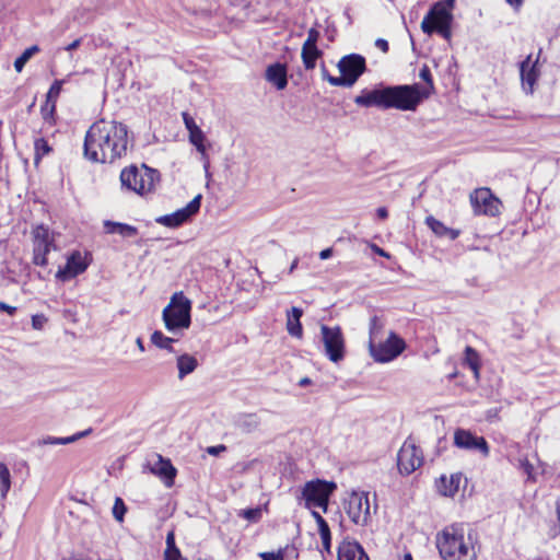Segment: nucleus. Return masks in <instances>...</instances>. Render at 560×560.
Here are the masks:
<instances>
[{
    "label": "nucleus",
    "mask_w": 560,
    "mask_h": 560,
    "mask_svg": "<svg viewBox=\"0 0 560 560\" xmlns=\"http://www.w3.org/2000/svg\"><path fill=\"white\" fill-rule=\"evenodd\" d=\"M259 557L262 560H284V552L280 549L278 552H261Z\"/></svg>",
    "instance_id": "nucleus-47"
},
{
    "label": "nucleus",
    "mask_w": 560,
    "mask_h": 560,
    "mask_svg": "<svg viewBox=\"0 0 560 560\" xmlns=\"http://www.w3.org/2000/svg\"><path fill=\"white\" fill-rule=\"evenodd\" d=\"M128 142L125 124L100 119L85 133L83 153L93 163H114L127 154Z\"/></svg>",
    "instance_id": "nucleus-1"
},
{
    "label": "nucleus",
    "mask_w": 560,
    "mask_h": 560,
    "mask_svg": "<svg viewBox=\"0 0 560 560\" xmlns=\"http://www.w3.org/2000/svg\"><path fill=\"white\" fill-rule=\"evenodd\" d=\"M136 345L138 347V349L141 351V352H144L145 351V348H144V343H143V340L141 337H138L136 339Z\"/></svg>",
    "instance_id": "nucleus-63"
},
{
    "label": "nucleus",
    "mask_w": 560,
    "mask_h": 560,
    "mask_svg": "<svg viewBox=\"0 0 560 560\" xmlns=\"http://www.w3.org/2000/svg\"><path fill=\"white\" fill-rule=\"evenodd\" d=\"M80 45H81V38L74 39L72 43H70L69 45H67L65 47V50L72 51V50L79 48Z\"/></svg>",
    "instance_id": "nucleus-58"
},
{
    "label": "nucleus",
    "mask_w": 560,
    "mask_h": 560,
    "mask_svg": "<svg viewBox=\"0 0 560 560\" xmlns=\"http://www.w3.org/2000/svg\"><path fill=\"white\" fill-rule=\"evenodd\" d=\"M355 560H370L368 553L365 552V550L363 549V547L361 545H360L359 551L357 553Z\"/></svg>",
    "instance_id": "nucleus-59"
},
{
    "label": "nucleus",
    "mask_w": 560,
    "mask_h": 560,
    "mask_svg": "<svg viewBox=\"0 0 560 560\" xmlns=\"http://www.w3.org/2000/svg\"><path fill=\"white\" fill-rule=\"evenodd\" d=\"M360 544L355 540H343L338 547V560H355Z\"/></svg>",
    "instance_id": "nucleus-28"
},
{
    "label": "nucleus",
    "mask_w": 560,
    "mask_h": 560,
    "mask_svg": "<svg viewBox=\"0 0 560 560\" xmlns=\"http://www.w3.org/2000/svg\"><path fill=\"white\" fill-rule=\"evenodd\" d=\"M104 230L107 234H119L122 237H133L138 234V229L127 223L104 221Z\"/></svg>",
    "instance_id": "nucleus-23"
},
{
    "label": "nucleus",
    "mask_w": 560,
    "mask_h": 560,
    "mask_svg": "<svg viewBox=\"0 0 560 560\" xmlns=\"http://www.w3.org/2000/svg\"><path fill=\"white\" fill-rule=\"evenodd\" d=\"M68 560H91V558L79 555V556H72Z\"/></svg>",
    "instance_id": "nucleus-64"
},
{
    "label": "nucleus",
    "mask_w": 560,
    "mask_h": 560,
    "mask_svg": "<svg viewBox=\"0 0 560 560\" xmlns=\"http://www.w3.org/2000/svg\"><path fill=\"white\" fill-rule=\"evenodd\" d=\"M436 547L444 560H476L474 547L468 546L463 533L454 527L451 530H443L441 536H438Z\"/></svg>",
    "instance_id": "nucleus-4"
},
{
    "label": "nucleus",
    "mask_w": 560,
    "mask_h": 560,
    "mask_svg": "<svg viewBox=\"0 0 560 560\" xmlns=\"http://www.w3.org/2000/svg\"><path fill=\"white\" fill-rule=\"evenodd\" d=\"M376 214L380 219L382 220H385L387 219L388 217V211L385 207H380L377 210H376Z\"/></svg>",
    "instance_id": "nucleus-61"
},
{
    "label": "nucleus",
    "mask_w": 560,
    "mask_h": 560,
    "mask_svg": "<svg viewBox=\"0 0 560 560\" xmlns=\"http://www.w3.org/2000/svg\"><path fill=\"white\" fill-rule=\"evenodd\" d=\"M518 468L527 476V480L535 481L534 466L526 457L518 459Z\"/></svg>",
    "instance_id": "nucleus-42"
},
{
    "label": "nucleus",
    "mask_w": 560,
    "mask_h": 560,
    "mask_svg": "<svg viewBox=\"0 0 560 560\" xmlns=\"http://www.w3.org/2000/svg\"><path fill=\"white\" fill-rule=\"evenodd\" d=\"M151 471L162 478L167 487L174 483L177 470L168 458L156 455V462L152 465Z\"/></svg>",
    "instance_id": "nucleus-17"
},
{
    "label": "nucleus",
    "mask_w": 560,
    "mask_h": 560,
    "mask_svg": "<svg viewBox=\"0 0 560 560\" xmlns=\"http://www.w3.org/2000/svg\"><path fill=\"white\" fill-rule=\"evenodd\" d=\"M454 444L458 448L479 451L483 457H488L490 454V447L487 440L483 436H477L465 429H457L454 432Z\"/></svg>",
    "instance_id": "nucleus-15"
},
{
    "label": "nucleus",
    "mask_w": 560,
    "mask_h": 560,
    "mask_svg": "<svg viewBox=\"0 0 560 560\" xmlns=\"http://www.w3.org/2000/svg\"><path fill=\"white\" fill-rule=\"evenodd\" d=\"M465 363L471 369L475 377H479L480 358L478 352L470 346L465 348Z\"/></svg>",
    "instance_id": "nucleus-31"
},
{
    "label": "nucleus",
    "mask_w": 560,
    "mask_h": 560,
    "mask_svg": "<svg viewBox=\"0 0 560 560\" xmlns=\"http://www.w3.org/2000/svg\"><path fill=\"white\" fill-rule=\"evenodd\" d=\"M241 515L249 522H257L261 517V510L260 508L246 509Z\"/></svg>",
    "instance_id": "nucleus-44"
},
{
    "label": "nucleus",
    "mask_w": 560,
    "mask_h": 560,
    "mask_svg": "<svg viewBox=\"0 0 560 560\" xmlns=\"http://www.w3.org/2000/svg\"><path fill=\"white\" fill-rule=\"evenodd\" d=\"M320 334L327 358L334 363L342 361L346 355V341L340 326L322 325Z\"/></svg>",
    "instance_id": "nucleus-8"
},
{
    "label": "nucleus",
    "mask_w": 560,
    "mask_h": 560,
    "mask_svg": "<svg viewBox=\"0 0 560 560\" xmlns=\"http://www.w3.org/2000/svg\"><path fill=\"white\" fill-rule=\"evenodd\" d=\"M430 96V91L423 90L418 83L401 85H385L373 90L364 89L355 96L354 103L362 107L395 108L399 110H416Z\"/></svg>",
    "instance_id": "nucleus-2"
},
{
    "label": "nucleus",
    "mask_w": 560,
    "mask_h": 560,
    "mask_svg": "<svg viewBox=\"0 0 560 560\" xmlns=\"http://www.w3.org/2000/svg\"><path fill=\"white\" fill-rule=\"evenodd\" d=\"M127 512V506L122 499L116 498L114 506H113V515L118 522H122L125 514Z\"/></svg>",
    "instance_id": "nucleus-41"
},
{
    "label": "nucleus",
    "mask_w": 560,
    "mask_h": 560,
    "mask_svg": "<svg viewBox=\"0 0 560 560\" xmlns=\"http://www.w3.org/2000/svg\"><path fill=\"white\" fill-rule=\"evenodd\" d=\"M452 23H445L441 25H433V33L440 34L444 39L450 40L452 37Z\"/></svg>",
    "instance_id": "nucleus-43"
},
{
    "label": "nucleus",
    "mask_w": 560,
    "mask_h": 560,
    "mask_svg": "<svg viewBox=\"0 0 560 560\" xmlns=\"http://www.w3.org/2000/svg\"><path fill=\"white\" fill-rule=\"evenodd\" d=\"M0 312H5L9 315L13 316L16 313V307L0 301Z\"/></svg>",
    "instance_id": "nucleus-50"
},
{
    "label": "nucleus",
    "mask_w": 560,
    "mask_h": 560,
    "mask_svg": "<svg viewBox=\"0 0 560 560\" xmlns=\"http://www.w3.org/2000/svg\"><path fill=\"white\" fill-rule=\"evenodd\" d=\"M373 250H374V253H376L377 255H380L382 257L389 258V254L376 245H373Z\"/></svg>",
    "instance_id": "nucleus-62"
},
{
    "label": "nucleus",
    "mask_w": 560,
    "mask_h": 560,
    "mask_svg": "<svg viewBox=\"0 0 560 560\" xmlns=\"http://www.w3.org/2000/svg\"><path fill=\"white\" fill-rule=\"evenodd\" d=\"M66 82L67 79L55 80L46 94V101L56 104Z\"/></svg>",
    "instance_id": "nucleus-36"
},
{
    "label": "nucleus",
    "mask_w": 560,
    "mask_h": 560,
    "mask_svg": "<svg viewBox=\"0 0 560 560\" xmlns=\"http://www.w3.org/2000/svg\"><path fill=\"white\" fill-rule=\"evenodd\" d=\"M303 315V310L296 306H293L290 311L287 312V330L290 336L301 338L303 335V328L301 324V317Z\"/></svg>",
    "instance_id": "nucleus-20"
},
{
    "label": "nucleus",
    "mask_w": 560,
    "mask_h": 560,
    "mask_svg": "<svg viewBox=\"0 0 560 560\" xmlns=\"http://www.w3.org/2000/svg\"><path fill=\"white\" fill-rule=\"evenodd\" d=\"M423 463L422 451L412 442L406 441L397 454V466L402 475H410Z\"/></svg>",
    "instance_id": "nucleus-13"
},
{
    "label": "nucleus",
    "mask_w": 560,
    "mask_h": 560,
    "mask_svg": "<svg viewBox=\"0 0 560 560\" xmlns=\"http://www.w3.org/2000/svg\"><path fill=\"white\" fill-rule=\"evenodd\" d=\"M11 488V475L5 464L0 462V493L2 498L7 497Z\"/></svg>",
    "instance_id": "nucleus-33"
},
{
    "label": "nucleus",
    "mask_w": 560,
    "mask_h": 560,
    "mask_svg": "<svg viewBox=\"0 0 560 560\" xmlns=\"http://www.w3.org/2000/svg\"><path fill=\"white\" fill-rule=\"evenodd\" d=\"M454 4L455 0H442L435 2L421 22V30L423 33L431 35L433 33V25L452 23V9L454 8Z\"/></svg>",
    "instance_id": "nucleus-11"
},
{
    "label": "nucleus",
    "mask_w": 560,
    "mask_h": 560,
    "mask_svg": "<svg viewBox=\"0 0 560 560\" xmlns=\"http://www.w3.org/2000/svg\"><path fill=\"white\" fill-rule=\"evenodd\" d=\"M182 116H183V120H184L185 127L188 130V132L194 130L195 128L199 127V126H197L195 119L188 113L184 112L182 114Z\"/></svg>",
    "instance_id": "nucleus-49"
},
{
    "label": "nucleus",
    "mask_w": 560,
    "mask_h": 560,
    "mask_svg": "<svg viewBox=\"0 0 560 560\" xmlns=\"http://www.w3.org/2000/svg\"><path fill=\"white\" fill-rule=\"evenodd\" d=\"M462 479L460 472L453 474L450 478L441 476L438 488L443 495L453 497L458 491Z\"/></svg>",
    "instance_id": "nucleus-21"
},
{
    "label": "nucleus",
    "mask_w": 560,
    "mask_h": 560,
    "mask_svg": "<svg viewBox=\"0 0 560 560\" xmlns=\"http://www.w3.org/2000/svg\"><path fill=\"white\" fill-rule=\"evenodd\" d=\"M191 302L183 292H175L162 312L166 329L171 332L189 328L191 324Z\"/></svg>",
    "instance_id": "nucleus-5"
},
{
    "label": "nucleus",
    "mask_w": 560,
    "mask_h": 560,
    "mask_svg": "<svg viewBox=\"0 0 560 560\" xmlns=\"http://www.w3.org/2000/svg\"><path fill=\"white\" fill-rule=\"evenodd\" d=\"M47 318L43 314L32 316V326L34 329H42L46 324Z\"/></svg>",
    "instance_id": "nucleus-48"
},
{
    "label": "nucleus",
    "mask_w": 560,
    "mask_h": 560,
    "mask_svg": "<svg viewBox=\"0 0 560 560\" xmlns=\"http://www.w3.org/2000/svg\"><path fill=\"white\" fill-rule=\"evenodd\" d=\"M375 46L380 48L383 52H387L389 49L388 42L383 38H377L375 40Z\"/></svg>",
    "instance_id": "nucleus-55"
},
{
    "label": "nucleus",
    "mask_w": 560,
    "mask_h": 560,
    "mask_svg": "<svg viewBox=\"0 0 560 560\" xmlns=\"http://www.w3.org/2000/svg\"><path fill=\"white\" fill-rule=\"evenodd\" d=\"M177 548L175 544V534L173 530L168 532L166 535V549Z\"/></svg>",
    "instance_id": "nucleus-53"
},
{
    "label": "nucleus",
    "mask_w": 560,
    "mask_h": 560,
    "mask_svg": "<svg viewBox=\"0 0 560 560\" xmlns=\"http://www.w3.org/2000/svg\"><path fill=\"white\" fill-rule=\"evenodd\" d=\"M56 104L45 101L40 107V115L45 122L49 125L55 124Z\"/></svg>",
    "instance_id": "nucleus-37"
},
{
    "label": "nucleus",
    "mask_w": 560,
    "mask_h": 560,
    "mask_svg": "<svg viewBox=\"0 0 560 560\" xmlns=\"http://www.w3.org/2000/svg\"><path fill=\"white\" fill-rule=\"evenodd\" d=\"M383 328L384 323L378 316L375 315L370 319V345L371 342H375L376 338L382 334Z\"/></svg>",
    "instance_id": "nucleus-35"
},
{
    "label": "nucleus",
    "mask_w": 560,
    "mask_h": 560,
    "mask_svg": "<svg viewBox=\"0 0 560 560\" xmlns=\"http://www.w3.org/2000/svg\"><path fill=\"white\" fill-rule=\"evenodd\" d=\"M205 133L203 131L198 127L194 130L189 131V141L191 144L196 147V149L201 153L202 161H203V167L206 171L209 168V159L206 153V145H205Z\"/></svg>",
    "instance_id": "nucleus-25"
},
{
    "label": "nucleus",
    "mask_w": 560,
    "mask_h": 560,
    "mask_svg": "<svg viewBox=\"0 0 560 560\" xmlns=\"http://www.w3.org/2000/svg\"><path fill=\"white\" fill-rule=\"evenodd\" d=\"M425 222L436 236L444 237L447 228L444 225V223L433 218L432 215L428 217Z\"/></svg>",
    "instance_id": "nucleus-38"
},
{
    "label": "nucleus",
    "mask_w": 560,
    "mask_h": 560,
    "mask_svg": "<svg viewBox=\"0 0 560 560\" xmlns=\"http://www.w3.org/2000/svg\"><path fill=\"white\" fill-rule=\"evenodd\" d=\"M332 256V248H325L319 253V258L325 260Z\"/></svg>",
    "instance_id": "nucleus-60"
},
{
    "label": "nucleus",
    "mask_w": 560,
    "mask_h": 560,
    "mask_svg": "<svg viewBox=\"0 0 560 560\" xmlns=\"http://www.w3.org/2000/svg\"><path fill=\"white\" fill-rule=\"evenodd\" d=\"M350 520L359 526H365L371 518L369 494L363 491H352L343 503Z\"/></svg>",
    "instance_id": "nucleus-9"
},
{
    "label": "nucleus",
    "mask_w": 560,
    "mask_h": 560,
    "mask_svg": "<svg viewBox=\"0 0 560 560\" xmlns=\"http://www.w3.org/2000/svg\"><path fill=\"white\" fill-rule=\"evenodd\" d=\"M337 488L335 482H328L320 479L307 481L302 489V498L305 500V506L322 508L327 511L329 498Z\"/></svg>",
    "instance_id": "nucleus-7"
},
{
    "label": "nucleus",
    "mask_w": 560,
    "mask_h": 560,
    "mask_svg": "<svg viewBox=\"0 0 560 560\" xmlns=\"http://www.w3.org/2000/svg\"><path fill=\"white\" fill-rule=\"evenodd\" d=\"M337 67L340 75L338 79H331L332 86L351 88L365 72L366 61L365 58L359 54H350L343 56Z\"/></svg>",
    "instance_id": "nucleus-6"
},
{
    "label": "nucleus",
    "mask_w": 560,
    "mask_h": 560,
    "mask_svg": "<svg viewBox=\"0 0 560 560\" xmlns=\"http://www.w3.org/2000/svg\"><path fill=\"white\" fill-rule=\"evenodd\" d=\"M322 78L323 80L327 81L330 85H332L331 79H338V77L329 74L325 66L322 67Z\"/></svg>",
    "instance_id": "nucleus-57"
},
{
    "label": "nucleus",
    "mask_w": 560,
    "mask_h": 560,
    "mask_svg": "<svg viewBox=\"0 0 560 560\" xmlns=\"http://www.w3.org/2000/svg\"><path fill=\"white\" fill-rule=\"evenodd\" d=\"M88 267L89 264L85 261L82 254L80 252H73L68 257L66 266L57 271L56 278L62 282L69 281L83 273Z\"/></svg>",
    "instance_id": "nucleus-16"
},
{
    "label": "nucleus",
    "mask_w": 560,
    "mask_h": 560,
    "mask_svg": "<svg viewBox=\"0 0 560 560\" xmlns=\"http://www.w3.org/2000/svg\"><path fill=\"white\" fill-rule=\"evenodd\" d=\"M317 525H318V532H319L320 536L330 534V528H329L326 520H322V522H319Z\"/></svg>",
    "instance_id": "nucleus-51"
},
{
    "label": "nucleus",
    "mask_w": 560,
    "mask_h": 560,
    "mask_svg": "<svg viewBox=\"0 0 560 560\" xmlns=\"http://www.w3.org/2000/svg\"><path fill=\"white\" fill-rule=\"evenodd\" d=\"M35 156L34 162L38 164L43 156L47 155L51 148L44 138H38L34 142Z\"/></svg>",
    "instance_id": "nucleus-34"
},
{
    "label": "nucleus",
    "mask_w": 560,
    "mask_h": 560,
    "mask_svg": "<svg viewBox=\"0 0 560 560\" xmlns=\"http://www.w3.org/2000/svg\"><path fill=\"white\" fill-rule=\"evenodd\" d=\"M406 349V342L394 331H390L384 342H371L370 352L376 362H389L400 355Z\"/></svg>",
    "instance_id": "nucleus-10"
},
{
    "label": "nucleus",
    "mask_w": 560,
    "mask_h": 560,
    "mask_svg": "<svg viewBox=\"0 0 560 560\" xmlns=\"http://www.w3.org/2000/svg\"><path fill=\"white\" fill-rule=\"evenodd\" d=\"M38 51L39 47L37 45L26 48L14 61V69L16 72H21L26 62Z\"/></svg>",
    "instance_id": "nucleus-32"
},
{
    "label": "nucleus",
    "mask_w": 560,
    "mask_h": 560,
    "mask_svg": "<svg viewBox=\"0 0 560 560\" xmlns=\"http://www.w3.org/2000/svg\"><path fill=\"white\" fill-rule=\"evenodd\" d=\"M419 77L421 80L425 82V86H422L423 90L430 91V94L434 90L433 79L431 74V70L427 65H423L419 71Z\"/></svg>",
    "instance_id": "nucleus-40"
},
{
    "label": "nucleus",
    "mask_w": 560,
    "mask_h": 560,
    "mask_svg": "<svg viewBox=\"0 0 560 560\" xmlns=\"http://www.w3.org/2000/svg\"><path fill=\"white\" fill-rule=\"evenodd\" d=\"M317 525H318V532H319L320 536L330 534V528H329L326 520H322V522H319Z\"/></svg>",
    "instance_id": "nucleus-52"
},
{
    "label": "nucleus",
    "mask_w": 560,
    "mask_h": 560,
    "mask_svg": "<svg viewBox=\"0 0 560 560\" xmlns=\"http://www.w3.org/2000/svg\"><path fill=\"white\" fill-rule=\"evenodd\" d=\"M324 549L329 552L331 546V534L320 536Z\"/></svg>",
    "instance_id": "nucleus-56"
},
{
    "label": "nucleus",
    "mask_w": 560,
    "mask_h": 560,
    "mask_svg": "<svg viewBox=\"0 0 560 560\" xmlns=\"http://www.w3.org/2000/svg\"><path fill=\"white\" fill-rule=\"evenodd\" d=\"M153 346L159 349L166 350L171 353L175 352L173 343L176 341L174 338L165 336L162 331L155 330L151 334L150 338Z\"/></svg>",
    "instance_id": "nucleus-29"
},
{
    "label": "nucleus",
    "mask_w": 560,
    "mask_h": 560,
    "mask_svg": "<svg viewBox=\"0 0 560 560\" xmlns=\"http://www.w3.org/2000/svg\"><path fill=\"white\" fill-rule=\"evenodd\" d=\"M164 560H187V559L182 557L180 550L178 548H173V549H165Z\"/></svg>",
    "instance_id": "nucleus-46"
},
{
    "label": "nucleus",
    "mask_w": 560,
    "mask_h": 560,
    "mask_svg": "<svg viewBox=\"0 0 560 560\" xmlns=\"http://www.w3.org/2000/svg\"><path fill=\"white\" fill-rule=\"evenodd\" d=\"M235 427L243 433L255 432L260 425L257 413H240L235 419Z\"/></svg>",
    "instance_id": "nucleus-22"
},
{
    "label": "nucleus",
    "mask_w": 560,
    "mask_h": 560,
    "mask_svg": "<svg viewBox=\"0 0 560 560\" xmlns=\"http://www.w3.org/2000/svg\"><path fill=\"white\" fill-rule=\"evenodd\" d=\"M54 246V241L33 244V264L46 266L48 264L47 255Z\"/></svg>",
    "instance_id": "nucleus-24"
},
{
    "label": "nucleus",
    "mask_w": 560,
    "mask_h": 560,
    "mask_svg": "<svg viewBox=\"0 0 560 560\" xmlns=\"http://www.w3.org/2000/svg\"><path fill=\"white\" fill-rule=\"evenodd\" d=\"M459 234H460L459 230L446 228V232H445L444 237H447L451 241H454V240H456L459 236Z\"/></svg>",
    "instance_id": "nucleus-54"
},
{
    "label": "nucleus",
    "mask_w": 560,
    "mask_h": 560,
    "mask_svg": "<svg viewBox=\"0 0 560 560\" xmlns=\"http://www.w3.org/2000/svg\"><path fill=\"white\" fill-rule=\"evenodd\" d=\"M198 366V361L194 355L188 353L180 354L177 358L178 378L183 380L192 373Z\"/></svg>",
    "instance_id": "nucleus-26"
},
{
    "label": "nucleus",
    "mask_w": 560,
    "mask_h": 560,
    "mask_svg": "<svg viewBox=\"0 0 560 560\" xmlns=\"http://www.w3.org/2000/svg\"><path fill=\"white\" fill-rule=\"evenodd\" d=\"M32 235H33V244L35 243H42V242H49V241H54L52 238H50L49 236V231L47 228H45L44 225H37L33 231H32Z\"/></svg>",
    "instance_id": "nucleus-39"
},
{
    "label": "nucleus",
    "mask_w": 560,
    "mask_h": 560,
    "mask_svg": "<svg viewBox=\"0 0 560 560\" xmlns=\"http://www.w3.org/2000/svg\"><path fill=\"white\" fill-rule=\"evenodd\" d=\"M319 36H320L319 32L316 28L312 27L307 32V38L304 42V44L307 47L308 46H317V42L319 39Z\"/></svg>",
    "instance_id": "nucleus-45"
},
{
    "label": "nucleus",
    "mask_w": 560,
    "mask_h": 560,
    "mask_svg": "<svg viewBox=\"0 0 560 560\" xmlns=\"http://www.w3.org/2000/svg\"><path fill=\"white\" fill-rule=\"evenodd\" d=\"M119 179L122 189L144 196L155 190L160 173L145 164H131L121 170Z\"/></svg>",
    "instance_id": "nucleus-3"
},
{
    "label": "nucleus",
    "mask_w": 560,
    "mask_h": 560,
    "mask_svg": "<svg viewBox=\"0 0 560 560\" xmlns=\"http://www.w3.org/2000/svg\"><path fill=\"white\" fill-rule=\"evenodd\" d=\"M91 432H92V428H89L84 431L78 432V433H75L71 436H67V438L48 436V438L44 439L40 443L42 444H50V445H66V444L73 443L84 436H88L89 434H91Z\"/></svg>",
    "instance_id": "nucleus-30"
},
{
    "label": "nucleus",
    "mask_w": 560,
    "mask_h": 560,
    "mask_svg": "<svg viewBox=\"0 0 560 560\" xmlns=\"http://www.w3.org/2000/svg\"><path fill=\"white\" fill-rule=\"evenodd\" d=\"M323 52L318 49L317 46H306L303 44L302 46V61L304 65V68L306 70H312L316 66V61L319 57H322Z\"/></svg>",
    "instance_id": "nucleus-27"
},
{
    "label": "nucleus",
    "mask_w": 560,
    "mask_h": 560,
    "mask_svg": "<svg viewBox=\"0 0 560 560\" xmlns=\"http://www.w3.org/2000/svg\"><path fill=\"white\" fill-rule=\"evenodd\" d=\"M266 80L278 90H284L288 85L287 66L280 62L268 66L266 69Z\"/></svg>",
    "instance_id": "nucleus-18"
},
{
    "label": "nucleus",
    "mask_w": 560,
    "mask_h": 560,
    "mask_svg": "<svg viewBox=\"0 0 560 560\" xmlns=\"http://www.w3.org/2000/svg\"><path fill=\"white\" fill-rule=\"evenodd\" d=\"M538 58L533 62L532 55L527 56L525 60H523L520 65V72L523 84H527L529 86L530 92L533 91V86L538 79Z\"/></svg>",
    "instance_id": "nucleus-19"
},
{
    "label": "nucleus",
    "mask_w": 560,
    "mask_h": 560,
    "mask_svg": "<svg viewBox=\"0 0 560 560\" xmlns=\"http://www.w3.org/2000/svg\"><path fill=\"white\" fill-rule=\"evenodd\" d=\"M470 203L476 214L497 217L501 212V201L489 188H479L470 194Z\"/></svg>",
    "instance_id": "nucleus-12"
},
{
    "label": "nucleus",
    "mask_w": 560,
    "mask_h": 560,
    "mask_svg": "<svg viewBox=\"0 0 560 560\" xmlns=\"http://www.w3.org/2000/svg\"><path fill=\"white\" fill-rule=\"evenodd\" d=\"M201 199L202 196L199 194L186 207L173 213L158 217L155 222L172 229L178 228L199 212Z\"/></svg>",
    "instance_id": "nucleus-14"
}]
</instances>
